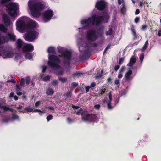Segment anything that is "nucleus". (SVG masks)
<instances>
[{
  "mask_svg": "<svg viewBox=\"0 0 161 161\" xmlns=\"http://www.w3.org/2000/svg\"><path fill=\"white\" fill-rule=\"evenodd\" d=\"M82 112H83L82 109L80 108L77 112H76V114L77 115H80L81 113Z\"/></svg>",
  "mask_w": 161,
  "mask_h": 161,
  "instance_id": "obj_50",
  "label": "nucleus"
},
{
  "mask_svg": "<svg viewBox=\"0 0 161 161\" xmlns=\"http://www.w3.org/2000/svg\"><path fill=\"white\" fill-rule=\"evenodd\" d=\"M7 82H11L12 83H15L16 81L14 79H12L11 80H8L7 81Z\"/></svg>",
  "mask_w": 161,
  "mask_h": 161,
  "instance_id": "obj_52",
  "label": "nucleus"
},
{
  "mask_svg": "<svg viewBox=\"0 0 161 161\" xmlns=\"http://www.w3.org/2000/svg\"><path fill=\"white\" fill-rule=\"evenodd\" d=\"M7 29L3 24H0V31L4 33H7Z\"/></svg>",
  "mask_w": 161,
  "mask_h": 161,
  "instance_id": "obj_23",
  "label": "nucleus"
},
{
  "mask_svg": "<svg viewBox=\"0 0 161 161\" xmlns=\"http://www.w3.org/2000/svg\"><path fill=\"white\" fill-rule=\"evenodd\" d=\"M46 108H48L49 109L51 110L54 111V108L51 106H49L48 107H46Z\"/></svg>",
  "mask_w": 161,
  "mask_h": 161,
  "instance_id": "obj_57",
  "label": "nucleus"
},
{
  "mask_svg": "<svg viewBox=\"0 0 161 161\" xmlns=\"http://www.w3.org/2000/svg\"><path fill=\"white\" fill-rule=\"evenodd\" d=\"M111 103V102H108L107 104V107L108 109H112L113 108V107L112 106Z\"/></svg>",
  "mask_w": 161,
  "mask_h": 161,
  "instance_id": "obj_38",
  "label": "nucleus"
},
{
  "mask_svg": "<svg viewBox=\"0 0 161 161\" xmlns=\"http://www.w3.org/2000/svg\"><path fill=\"white\" fill-rule=\"evenodd\" d=\"M61 56L63 58V63L65 65L70 66L71 61L72 53L70 51L65 50L62 53Z\"/></svg>",
  "mask_w": 161,
  "mask_h": 161,
  "instance_id": "obj_6",
  "label": "nucleus"
},
{
  "mask_svg": "<svg viewBox=\"0 0 161 161\" xmlns=\"http://www.w3.org/2000/svg\"><path fill=\"white\" fill-rule=\"evenodd\" d=\"M72 107L73 109H78L80 108L79 106L75 105H72Z\"/></svg>",
  "mask_w": 161,
  "mask_h": 161,
  "instance_id": "obj_61",
  "label": "nucleus"
},
{
  "mask_svg": "<svg viewBox=\"0 0 161 161\" xmlns=\"http://www.w3.org/2000/svg\"><path fill=\"white\" fill-rule=\"evenodd\" d=\"M87 56L88 58L89 57L88 55H87L86 54H84L80 57V59L82 60H86V57Z\"/></svg>",
  "mask_w": 161,
  "mask_h": 161,
  "instance_id": "obj_33",
  "label": "nucleus"
},
{
  "mask_svg": "<svg viewBox=\"0 0 161 161\" xmlns=\"http://www.w3.org/2000/svg\"><path fill=\"white\" fill-rule=\"evenodd\" d=\"M54 15L53 12L51 9H48L43 13V20L45 22H46L51 19Z\"/></svg>",
  "mask_w": 161,
  "mask_h": 161,
  "instance_id": "obj_10",
  "label": "nucleus"
},
{
  "mask_svg": "<svg viewBox=\"0 0 161 161\" xmlns=\"http://www.w3.org/2000/svg\"><path fill=\"white\" fill-rule=\"evenodd\" d=\"M106 6V3L103 1L100 0L96 3L95 7L98 10H102L104 9Z\"/></svg>",
  "mask_w": 161,
  "mask_h": 161,
  "instance_id": "obj_12",
  "label": "nucleus"
},
{
  "mask_svg": "<svg viewBox=\"0 0 161 161\" xmlns=\"http://www.w3.org/2000/svg\"><path fill=\"white\" fill-rule=\"evenodd\" d=\"M38 33L35 31H28L25 34V40L29 42H32L36 38Z\"/></svg>",
  "mask_w": 161,
  "mask_h": 161,
  "instance_id": "obj_8",
  "label": "nucleus"
},
{
  "mask_svg": "<svg viewBox=\"0 0 161 161\" xmlns=\"http://www.w3.org/2000/svg\"><path fill=\"white\" fill-rule=\"evenodd\" d=\"M16 43L17 44V47L18 49H20L22 47L23 44V42L21 39H18L17 40Z\"/></svg>",
  "mask_w": 161,
  "mask_h": 161,
  "instance_id": "obj_21",
  "label": "nucleus"
},
{
  "mask_svg": "<svg viewBox=\"0 0 161 161\" xmlns=\"http://www.w3.org/2000/svg\"><path fill=\"white\" fill-rule=\"evenodd\" d=\"M82 119L83 121H93L96 118V116L95 114H88L87 111H84L81 113Z\"/></svg>",
  "mask_w": 161,
  "mask_h": 161,
  "instance_id": "obj_7",
  "label": "nucleus"
},
{
  "mask_svg": "<svg viewBox=\"0 0 161 161\" xmlns=\"http://www.w3.org/2000/svg\"><path fill=\"white\" fill-rule=\"evenodd\" d=\"M126 68L124 66H123L121 67V69L119 71V72L121 73L123 72L125 70Z\"/></svg>",
  "mask_w": 161,
  "mask_h": 161,
  "instance_id": "obj_49",
  "label": "nucleus"
},
{
  "mask_svg": "<svg viewBox=\"0 0 161 161\" xmlns=\"http://www.w3.org/2000/svg\"><path fill=\"white\" fill-rule=\"evenodd\" d=\"M28 26L31 28H33L36 27V25L35 24V22H31L28 24Z\"/></svg>",
  "mask_w": 161,
  "mask_h": 161,
  "instance_id": "obj_31",
  "label": "nucleus"
},
{
  "mask_svg": "<svg viewBox=\"0 0 161 161\" xmlns=\"http://www.w3.org/2000/svg\"><path fill=\"white\" fill-rule=\"evenodd\" d=\"M33 112H40L43 113H45L44 112L38 109H35L34 110H33Z\"/></svg>",
  "mask_w": 161,
  "mask_h": 161,
  "instance_id": "obj_58",
  "label": "nucleus"
},
{
  "mask_svg": "<svg viewBox=\"0 0 161 161\" xmlns=\"http://www.w3.org/2000/svg\"><path fill=\"white\" fill-rule=\"evenodd\" d=\"M58 52L60 53L62 55V53H63L64 51H63L62 48L60 47H58Z\"/></svg>",
  "mask_w": 161,
  "mask_h": 161,
  "instance_id": "obj_45",
  "label": "nucleus"
},
{
  "mask_svg": "<svg viewBox=\"0 0 161 161\" xmlns=\"http://www.w3.org/2000/svg\"><path fill=\"white\" fill-rule=\"evenodd\" d=\"M110 47H111V45L110 44H109L107 45V47L103 51V54H104L108 50V49H109L110 48Z\"/></svg>",
  "mask_w": 161,
  "mask_h": 161,
  "instance_id": "obj_44",
  "label": "nucleus"
},
{
  "mask_svg": "<svg viewBox=\"0 0 161 161\" xmlns=\"http://www.w3.org/2000/svg\"><path fill=\"white\" fill-rule=\"evenodd\" d=\"M103 15L98 16L97 15H93L88 18L87 20L83 21L82 24L85 25L86 27H89L91 25H93L95 24L96 26L99 25L102 22L105 20L107 22L109 18V15L106 12H103Z\"/></svg>",
  "mask_w": 161,
  "mask_h": 161,
  "instance_id": "obj_1",
  "label": "nucleus"
},
{
  "mask_svg": "<svg viewBox=\"0 0 161 161\" xmlns=\"http://www.w3.org/2000/svg\"><path fill=\"white\" fill-rule=\"evenodd\" d=\"M58 81L57 80H53V81L52 82V84L54 86H56L58 85Z\"/></svg>",
  "mask_w": 161,
  "mask_h": 161,
  "instance_id": "obj_36",
  "label": "nucleus"
},
{
  "mask_svg": "<svg viewBox=\"0 0 161 161\" xmlns=\"http://www.w3.org/2000/svg\"><path fill=\"white\" fill-rule=\"evenodd\" d=\"M12 119H19V117L18 115L16 114H13Z\"/></svg>",
  "mask_w": 161,
  "mask_h": 161,
  "instance_id": "obj_42",
  "label": "nucleus"
},
{
  "mask_svg": "<svg viewBox=\"0 0 161 161\" xmlns=\"http://www.w3.org/2000/svg\"><path fill=\"white\" fill-rule=\"evenodd\" d=\"M16 40V36L13 33L8 32L6 35L1 36L0 35V44H3L8 42L9 40L14 42Z\"/></svg>",
  "mask_w": 161,
  "mask_h": 161,
  "instance_id": "obj_4",
  "label": "nucleus"
},
{
  "mask_svg": "<svg viewBox=\"0 0 161 161\" xmlns=\"http://www.w3.org/2000/svg\"><path fill=\"white\" fill-rule=\"evenodd\" d=\"M72 94V92L70 91L64 94L63 96L66 97L64 100L66 101L70 99L71 97Z\"/></svg>",
  "mask_w": 161,
  "mask_h": 161,
  "instance_id": "obj_22",
  "label": "nucleus"
},
{
  "mask_svg": "<svg viewBox=\"0 0 161 161\" xmlns=\"http://www.w3.org/2000/svg\"><path fill=\"white\" fill-rule=\"evenodd\" d=\"M53 118V116L52 115L49 114L47 116L46 119L47 121L52 120Z\"/></svg>",
  "mask_w": 161,
  "mask_h": 161,
  "instance_id": "obj_40",
  "label": "nucleus"
},
{
  "mask_svg": "<svg viewBox=\"0 0 161 161\" xmlns=\"http://www.w3.org/2000/svg\"><path fill=\"white\" fill-rule=\"evenodd\" d=\"M103 28L101 27H99L97 32L96 33L97 35V36L98 37H101L103 34Z\"/></svg>",
  "mask_w": 161,
  "mask_h": 161,
  "instance_id": "obj_20",
  "label": "nucleus"
},
{
  "mask_svg": "<svg viewBox=\"0 0 161 161\" xmlns=\"http://www.w3.org/2000/svg\"><path fill=\"white\" fill-rule=\"evenodd\" d=\"M55 48L53 47H48L47 50L48 53H51L55 54Z\"/></svg>",
  "mask_w": 161,
  "mask_h": 161,
  "instance_id": "obj_26",
  "label": "nucleus"
},
{
  "mask_svg": "<svg viewBox=\"0 0 161 161\" xmlns=\"http://www.w3.org/2000/svg\"><path fill=\"white\" fill-rule=\"evenodd\" d=\"M15 90L16 92L21 91V88H20V86L18 84H16V85Z\"/></svg>",
  "mask_w": 161,
  "mask_h": 161,
  "instance_id": "obj_39",
  "label": "nucleus"
},
{
  "mask_svg": "<svg viewBox=\"0 0 161 161\" xmlns=\"http://www.w3.org/2000/svg\"><path fill=\"white\" fill-rule=\"evenodd\" d=\"M25 84V80L24 78H21L20 81V85L21 86L23 87L24 86V84Z\"/></svg>",
  "mask_w": 161,
  "mask_h": 161,
  "instance_id": "obj_32",
  "label": "nucleus"
},
{
  "mask_svg": "<svg viewBox=\"0 0 161 161\" xmlns=\"http://www.w3.org/2000/svg\"><path fill=\"white\" fill-rule=\"evenodd\" d=\"M17 27L21 30H25L26 29V25L24 21L19 20L16 23Z\"/></svg>",
  "mask_w": 161,
  "mask_h": 161,
  "instance_id": "obj_14",
  "label": "nucleus"
},
{
  "mask_svg": "<svg viewBox=\"0 0 161 161\" xmlns=\"http://www.w3.org/2000/svg\"><path fill=\"white\" fill-rule=\"evenodd\" d=\"M131 30L132 32V34L134 36V39L135 40L139 39L140 35L139 34H136L135 29V27L133 25H131Z\"/></svg>",
  "mask_w": 161,
  "mask_h": 161,
  "instance_id": "obj_16",
  "label": "nucleus"
},
{
  "mask_svg": "<svg viewBox=\"0 0 161 161\" xmlns=\"http://www.w3.org/2000/svg\"><path fill=\"white\" fill-rule=\"evenodd\" d=\"M34 48L33 45L31 44H26L24 45L22 48V51L23 53L32 51Z\"/></svg>",
  "mask_w": 161,
  "mask_h": 161,
  "instance_id": "obj_13",
  "label": "nucleus"
},
{
  "mask_svg": "<svg viewBox=\"0 0 161 161\" xmlns=\"http://www.w3.org/2000/svg\"><path fill=\"white\" fill-rule=\"evenodd\" d=\"M144 53H142L140 56V59L141 62H142L144 58Z\"/></svg>",
  "mask_w": 161,
  "mask_h": 161,
  "instance_id": "obj_41",
  "label": "nucleus"
},
{
  "mask_svg": "<svg viewBox=\"0 0 161 161\" xmlns=\"http://www.w3.org/2000/svg\"><path fill=\"white\" fill-rule=\"evenodd\" d=\"M120 68L119 65H116L114 67V69L115 71H117Z\"/></svg>",
  "mask_w": 161,
  "mask_h": 161,
  "instance_id": "obj_55",
  "label": "nucleus"
},
{
  "mask_svg": "<svg viewBox=\"0 0 161 161\" xmlns=\"http://www.w3.org/2000/svg\"><path fill=\"white\" fill-rule=\"evenodd\" d=\"M50 79V77L49 76H47L43 78V80L44 81H47L48 80Z\"/></svg>",
  "mask_w": 161,
  "mask_h": 161,
  "instance_id": "obj_48",
  "label": "nucleus"
},
{
  "mask_svg": "<svg viewBox=\"0 0 161 161\" xmlns=\"http://www.w3.org/2000/svg\"><path fill=\"white\" fill-rule=\"evenodd\" d=\"M100 106L99 104H96L94 106V108L95 109H99L100 108Z\"/></svg>",
  "mask_w": 161,
  "mask_h": 161,
  "instance_id": "obj_60",
  "label": "nucleus"
},
{
  "mask_svg": "<svg viewBox=\"0 0 161 161\" xmlns=\"http://www.w3.org/2000/svg\"><path fill=\"white\" fill-rule=\"evenodd\" d=\"M107 91V90L105 88L102 89L101 91L99 93V95L100 96L102 95L103 94H104Z\"/></svg>",
  "mask_w": 161,
  "mask_h": 161,
  "instance_id": "obj_35",
  "label": "nucleus"
},
{
  "mask_svg": "<svg viewBox=\"0 0 161 161\" xmlns=\"http://www.w3.org/2000/svg\"><path fill=\"white\" fill-rule=\"evenodd\" d=\"M86 37L88 40L92 41H95L98 38V36L96 34L95 30H90L88 31L86 34Z\"/></svg>",
  "mask_w": 161,
  "mask_h": 161,
  "instance_id": "obj_9",
  "label": "nucleus"
},
{
  "mask_svg": "<svg viewBox=\"0 0 161 161\" xmlns=\"http://www.w3.org/2000/svg\"><path fill=\"white\" fill-rule=\"evenodd\" d=\"M29 7L32 16L38 18L41 15L40 12L44 8L45 6L39 3H34L29 4Z\"/></svg>",
  "mask_w": 161,
  "mask_h": 161,
  "instance_id": "obj_2",
  "label": "nucleus"
},
{
  "mask_svg": "<svg viewBox=\"0 0 161 161\" xmlns=\"http://www.w3.org/2000/svg\"><path fill=\"white\" fill-rule=\"evenodd\" d=\"M132 73V71L130 69L125 74L124 76V78L125 80L127 81H130L131 80L130 77Z\"/></svg>",
  "mask_w": 161,
  "mask_h": 161,
  "instance_id": "obj_15",
  "label": "nucleus"
},
{
  "mask_svg": "<svg viewBox=\"0 0 161 161\" xmlns=\"http://www.w3.org/2000/svg\"><path fill=\"white\" fill-rule=\"evenodd\" d=\"M136 59L135 57H131L130 60V62L127 64V66L132 67L133 69L132 66L134 65V64L136 62Z\"/></svg>",
  "mask_w": 161,
  "mask_h": 161,
  "instance_id": "obj_18",
  "label": "nucleus"
},
{
  "mask_svg": "<svg viewBox=\"0 0 161 161\" xmlns=\"http://www.w3.org/2000/svg\"><path fill=\"white\" fill-rule=\"evenodd\" d=\"M124 59L125 58L124 57H121L120 58L118 63V64L119 65H121L122 64V63L124 61Z\"/></svg>",
  "mask_w": 161,
  "mask_h": 161,
  "instance_id": "obj_43",
  "label": "nucleus"
},
{
  "mask_svg": "<svg viewBox=\"0 0 161 161\" xmlns=\"http://www.w3.org/2000/svg\"><path fill=\"white\" fill-rule=\"evenodd\" d=\"M140 17H136L134 19V22L136 23H138L140 21Z\"/></svg>",
  "mask_w": 161,
  "mask_h": 161,
  "instance_id": "obj_47",
  "label": "nucleus"
},
{
  "mask_svg": "<svg viewBox=\"0 0 161 161\" xmlns=\"http://www.w3.org/2000/svg\"><path fill=\"white\" fill-rule=\"evenodd\" d=\"M148 41L147 40L146 41L145 44L142 49V51H144L146 50L148 46Z\"/></svg>",
  "mask_w": 161,
  "mask_h": 161,
  "instance_id": "obj_27",
  "label": "nucleus"
},
{
  "mask_svg": "<svg viewBox=\"0 0 161 161\" xmlns=\"http://www.w3.org/2000/svg\"><path fill=\"white\" fill-rule=\"evenodd\" d=\"M33 109L32 108H31L30 107H25L24 108V110H19V112L23 113H26L27 112H33Z\"/></svg>",
  "mask_w": 161,
  "mask_h": 161,
  "instance_id": "obj_19",
  "label": "nucleus"
},
{
  "mask_svg": "<svg viewBox=\"0 0 161 161\" xmlns=\"http://www.w3.org/2000/svg\"><path fill=\"white\" fill-rule=\"evenodd\" d=\"M41 104V102L40 101H37L36 102L35 104V106L36 107H38Z\"/></svg>",
  "mask_w": 161,
  "mask_h": 161,
  "instance_id": "obj_54",
  "label": "nucleus"
},
{
  "mask_svg": "<svg viewBox=\"0 0 161 161\" xmlns=\"http://www.w3.org/2000/svg\"><path fill=\"white\" fill-rule=\"evenodd\" d=\"M2 54V56L4 58H11L14 55V53L10 51L9 49L7 47L3 50Z\"/></svg>",
  "mask_w": 161,
  "mask_h": 161,
  "instance_id": "obj_11",
  "label": "nucleus"
},
{
  "mask_svg": "<svg viewBox=\"0 0 161 161\" xmlns=\"http://www.w3.org/2000/svg\"><path fill=\"white\" fill-rule=\"evenodd\" d=\"M85 88L86 89V92L87 93L89 91V89L90 88V86H86L85 87Z\"/></svg>",
  "mask_w": 161,
  "mask_h": 161,
  "instance_id": "obj_51",
  "label": "nucleus"
},
{
  "mask_svg": "<svg viewBox=\"0 0 161 161\" xmlns=\"http://www.w3.org/2000/svg\"><path fill=\"white\" fill-rule=\"evenodd\" d=\"M25 82L27 85H29L30 82V78L29 76H28L25 79Z\"/></svg>",
  "mask_w": 161,
  "mask_h": 161,
  "instance_id": "obj_37",
  "label": "nucleus"
},
{
  "mask_svg": "<svg viewBox=\"0 0 161 161\" xmlns=\"http://www.w3.org/2000/svg\"><path fill=\"white\" fill-rule=\"evenodd\" d=\"M59 80L61 82L63 83L67 81V78H59Z\"/></svg>",
  "mask_w": 161,
  "mask_h": 161,
  "instance_id": "obj_34",
  "label": "nucleus"
},
{
  "mask_svg": "<svg viewBox=\"0 0 161 161\" xmlns=\"http://www.w3.org/2000/svg\"><path fill=\"white\" fill-rule=\"evenodd\" d=\"M147 27V25H143L141 28V29L142 30H145V29H146Z\"/></svg>",
  "mask_w": 161,
  "mask_h": 161,
  "instance_id": "obj_64",
  "label": "nucleus"
},
{
  "mask_svg": "<svg viewBox=\"0 0 161 161\" xmlns=\"http://www.w3.org/2000/svg\"><path fill=\"white\" fill-rule=\"evenodd\" d=\"M25 58L27 59H31L32 58V55L30 53H27L26 54L25 56Z\"/></svg>",
  "mask_w": 161,
  "mask_h": 161,
  "instance_id": "obj_29",
  "label": "nucleus"
},
{
  "mask_svg": "<svg viewBox=\"0 0 161 161\" xmlns=\"http://www.w3.org/2000/svg\"><path fill=\"white\" fill-rule=\"evenodd\" d=\"M123 75L122 74V73L119 72L118 75V77L119 79H120L122 77Z\"/></svg>",
  "mask_w": 161,
  "mask_h": 161,
  "instance_id": "obj_56",
  "label": "nucleus"
},
{
  "mask_svg": "<svg viewBox=\"0 0 161 161\" xmlns=\"http://www.w3.org/2000/svg\"><path fill=\"white\" fill-rule=\"evenodd\" d=\"M126 94V92L125 90H122L120 92L118 96V101L117 102V103H118L119 101L120 97L123 96L125 95Z\"/></svg>",
  "mask_w": 161,
  "mask_h": 161,
  "instance_id": "obj_24",
  "label": "nucleus"
},
{
  "mask_svg": "<svg viewBox=\"0 0 161 161\" xmlns=\"http://www.w3.org/2000/svg\"><path fill=\"white\" fill-rule=\"evenodd\" d=\"M140 13V10L138 9H137L136 10L135 12V14L136 15H137L139 14Z\"/></svg>",
  "mask_w": 161,
  "mask_h": 161,
  "instance_id": "obj_63",
  "label": "nucleus"
},
{
  "mask_svg": "<svg viewBox=\"0 0 161 161\" xmlns=\"http://www.w3.org/2000/svg\"><path fill=\"white\" fill-rule=\"evenodd\" d=\"M8 8L7 12L11 17L15 18L17 17V6L16 3H11L6 6Z\"/></svg>",
  "mask_w": 161,
  "mask_h": 161,
  "instance_id": "obj_5",
  "label": "nucleus"
},
{
  "mask_svg": "<svg viewBox=\"0 0 161 161\" xmlns=\"http://www.w3.org/2000/svg\"><path fill=\"white\" fill-rule=\"evenodd\" d=\"M122 7L121 8V13L122 14H124L125 13L126 10L125 6V3H123L122 4Z\"/></svg>",
  "mask_w": 161,
  "mask_h": 161,
  "instance_id": "obj_28",
  "label": "nucleus"
},
{
  "mask_svg": "<svg viewBox=\"0 0 161 161\" xmlns=\"http://www.w3.org/2000/svg\"><path fill=\"white\" fill-rule=\"evenodd\" d=\"M53 90L51 87H49L46 91V94L47 95H52L54 93Z\"/></svg>",
  "mask_w": 161,
  "mask_h": 161,
  "instance_id": "obj_25",
  "label": "nucleus"
},
{
  "mask_svg": "<svg viewBox=\"0 0 161 161\" xmlns=\"http://www.w3.org/2000/svg\"><path fill=\"white\" fill-rule=\"evenodd\" d=\"M96 85V84L95 82H93L91 83L90 86V87H94Z\"/></svg>",
  "mask_w": 161,
  "mask_h": 161,
  "instance_id": "obj_62",
  "label": "nucleus"
},
{
  "mask_svg": "<svg viewBox=\"0 0 161 161\" xmlns=\"http://www.w3.org/2000/svg\"><path fill=\"white\" fill-rule=\"evenodd\" d=\"M108 96H109V101H108V102H111V101H112V99L111 92H110L109 93Z\"/></svg>",
  "mask_w": 161,
  "mask_h": 161,
  "instance_id": "obj_46",
  "label": "nucleus"
},
{
  "mask_svg": "<svg viewBox=\"0 0 161 161\" xmlns=\"http://www.w3.org/2000/svg\"><path fill=\"white\" fill-rule=\"evenodd\" d=\"M78 84L76 82H73L71 84L72 86L73 87H75L78 86Z\"/></svg>",
  "mask_w": 161,
  "mask_h": 161,
  "instance_id": "obj_53",
  "label": "nucleus"
},
{
  "mask_svg": "<svg viewBox=\"0 0 161 161\" xmlns=\"http://www.w3.org/2000/svg\"><path fill=\"white\" fill-rule=\"evenodd\" d=\"M3 20L5 26L8 27L10 25V20L8 17L7 15H3Z\"/></svg>",
  "mask_w": 161,
  "mask_h": 161,
  "instance_id": "obj_17",
  "label": "nucleus"
},
{
  "mask_svg": "<svg viewBox=\"0 0 161 161\" xmlns=\"http://www.w3.org/2000/svg\"><path fill=\"white\" fill-rule=\"evenodd\" d=\"M9 108L8 107L4 106V107H3V109L5 111H7L9 110Z\"/></svg>",
  "mask_w": 161,
  "mask_h": 161,
  "instance_id": "obj_59",
  "label": "nucleus"
},
{
  "mask_svg": "<svg viewBox=\"0 0 161 161\" xmlns=\"http://www.w3.org/2000/svg\"><path fill=\"white\" fill-rule=\"evenodd\" d=\"M113 33L112 29L111 28H109L108 30L106 31L105 34L106 35H111Z\"/></svg>",
  "mask_w": 161,
  "mask_h": 161,
  "instance_id": "obj_30",
  "label": "nucleus"
},
{
  "mask_svg": "<svg viewBox=\"0 0 161 161\" xmlns=\"http://www.w3.org/2000/svg\"><path fill=\"white\" fill-rule=\"evenodd\" d=\"M61 61V60L58 56L52 54L48 57V64L52 68L58 69L61 68V66L59 65Z\"/></svg>",
  "mask_w": 161,
  "mask_h": 161,
  "instance_id": "obj_3",
  "label": "nucleus"
}]
</instances>
